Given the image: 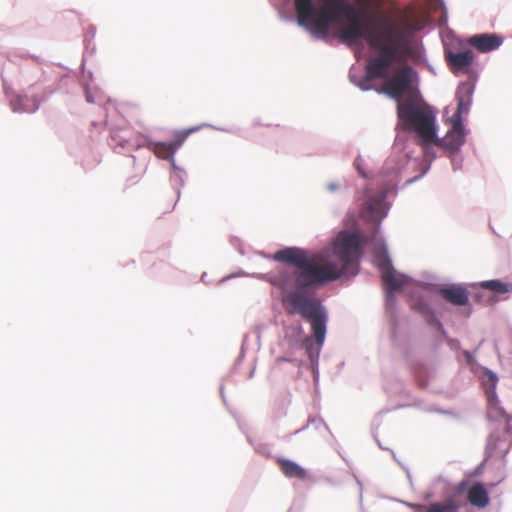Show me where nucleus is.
<instances>
[{"instance_id": "nucleus-1", "label": "nucleus", "mask_w": 512, "mask_h": 512, "mask_svg": "<svg viewBox=\"0 0 512 512\" xmlns=\"http://www.w3.org/2000/svg\"><path fill=\"white\" fill-rule=\"evenodd\" d=\"M361 255L360 237L356 233L342 231L334 240L329 255L308 257L304 250L291 247L279 250L273 256L274 260L297 268L279 277L283 290L282 304L287 314L299 315L310 323L318 346L325 341L328 316L311 290L342 276L356 275Z\"/></svg>"}, {"instance_id": "nucleus-2", "label": "nucleus", "mask_w": 512, "mask_h": 512, "mask_svg": "<svg viewBox=\"0 0 512 512\" xmlns=\"http://www.w3.org/2000/svg\"><path fill=\"white\" fill-rule=\"evenodd\" d=\"M294 5L298 24L307 26L310 23L322 36L327 35L332 22L344 15L348 24L340 31L341 40L345 43H355L363 38L371 48L379 52L378 56L368 62L371 76H383L391 60L395 58L400 39L397 37L396 27L383 24L382 18H387L386 16H379L375 24L367 22L362 25L354 7L346 0H324V6L317 16L312 0H294Z\"/></svg>"}, {"instance_id": "nucleus-3", "label": "nucleus", "mask_w": 512, "mask_h": 512, "mask_svg": "<svg viewBox=\"0 0 512 512\" xmlns=\"http://www.w3.org/2000/svg\"><path fill=\"white\" fill-rule=\"evenodd\" d=\"M385 25H393L396 27L397 37L400 39L399 47L396 50L395 58L391 60L390 65L385 69L383 76L373 77L369 73L368 65L366 66L367 77L371 80L384 79L383 91L391 98L397 100V114L405 125L413 129L421 138L424 144L436 142L435 119L431 112L418 107L412 100L403 101L401 98L404 93L408 92L416 76L415 71L408 65L398 68L392 76H389V70L394 63H403L410 58L417 57V49L413 44L410 33L406 26H401L390 18H382Z\"/></svg>"}, {"instance_id": "nucleus-4", "label": "nucleus", "mask_w": 512, "mask_h": 512, "mask_svg": "<svg viewBox=\"0 0 512 512\" xmlns=\"http://www.w3.org/2000/svg\"><path fill=\"white\" fill-rule=\"evenodd\" d=\"M375 257L377 266L381 271V277L387 293V302L394 301V293L401 290L408 282V278L404 275L397 274L391 265L385 247L379 246L375 249Z\"/></svg>"}, {"instance_id": "nucleus-5", "label": "nucleus", "mask_w": 512, "mask_h": 512, "mask_svg": "<svg viewBox=\"0 0 512 512\" xmlns=\"http://www.w3.org/2000/svg\"><path fill=\"white\" fill-rule=\"evenodd\" d=\"M197 130H198V128L194 127V128H190L187 130L178 131L175 133L174 139L170 143H165V142L153 143L151 145L152 151L158 158L171 159V158H173V155L176 152V150L184 143V141L187 139V137L191 133H193Z\"/></svg>"}, {"instance_id": "nucleus-6", "label": "nucleus", "mask_w": 512, "mask_h": 512, "mask_svg": "<svg viewBox=\"0 0 512 512\" xmlns=\"http://www.w3.org/2000/svg\"><path fill=\"white\" fill-rule=\"evenodd\" d=\"M451 129L447 132L444 143L447 147L451 149H458L465 141V133L464 127L462 124V119L459 117V114H454L450 118Z\"/></svg>"}, {"instance_id": "nucleus-7", "label": "nucleus", "mask_w": 512, "mask_h": 512, "mask_svg": "<svg viewBox=\"0 0 512 512\" xmlns=\"http://www.w3.org/2000/svg\"><path fill=\"white\" fill-rule=\"evenodd\" d=\"M468 42L479 52H489L502 44V38L495 34H478L470 37Z\"/></svg>"}, {"instance_id": "nucleus-8", "label": "nucleus", "mask_w": 512, "mask_h": 512, "mask_svg": "<svg viewBox=\"0 0 512 512\" xmlns=\"http://www.w3.org/2000/svg\"><path fill=\"white\" fill-rule=\"evenodd\" d=\"M445 57L451 71L458 73L466 70L472 64L474 55L470 50L457 53L449 51L446 53Z\"/></svg>"}, {"instance_id": "nucleus-9", "label": "nucleus", "mask_w": 512, "mask_h": 512, "mask_svg": "<svg viewBox=\"0 0 512 512\" xmlns=\"http://www.w3.org/2000/svg\"><path fill=\"white\" fill-rule=\"evenodd\" d=\"M363 217L372 221H380L385 215L384 196L369 198L363 209Z\"/></svg>"}, {"instance_id": "nucleus-10", "label": "nucleus", "mask_w": 512, "mask_h": 512, "mask_svg": "<svg viewBox=\"0 0 512 512\" xmlns=\"http://www.w3.org/2000/svg\"><path fill=\"white\" fill-rule=\"evenodd\" d=\"M440 295L455 306H465L468 303V291L461 286L451 285L439 289Z\"/></svg>"}, {"instance_id": "nucleus-11", "label": "nucleus", "mask_w": 512, "mask_h": 512, "mask_svg": "<svg viewBox=\"0 0 512 512\" xmlns=\"http://www.w3.org/2000/svg\"><path fill=\"white\" fill-rule=\"evenodd\" d=\"M467 500L478 508H485L490 503L488 492L481 483H475L468 489Z\"/></svg>"}, {"instance_id": "nucleus-12", "label": "nucleus", "mask_w": 512, "mask_h": 512, "mask_svg": "<svg viewBox=\"0 0 512 512\" xmlns=\"http://www.w3.org/2000/svg\"><path fill=\"white\" fill-rule=\"evenodd\" d=\"M276 463L280 471L288 478H296L299 480H305L307 478V471L294 461L277 458Z\"/></svg>"}, {"instance_id": "nucleus-13", "label": "nucleus", "mask_w": 512, "mask_h": 512, "mask_svg": "<svg viewBox=\"0 0 512 512\" xmlns=\"http://www.w3.org/2000/svg\"><path fill=\"white\" fill-rule=\"evenodd\" d=\"M481 287L498 294H505L512 292V283L502 282L500 280H488L481 282Z\"/></svg>"}, {"instance_id": "nucleus-14", "label": "nucleus", "mask_w": 512, "mask_h": 512, "mask_svg": "<svg viewBox=\"0 0 512 512\" xmlns=\"http://www.w3.org/2000/svg\"><path fill=\"white\" fill-rule=\"evenodd\" d=\"M487 376H488V382L490 383V386L494 389L496 386V383H497V377L492 373H488Z\"/></svg>"}, {"instance_id": "nucleus-15", "label": "nucleus", "mask_w": 512, "mask_h": 512, "mask_svg": "<svg viewBox=\"0 0 512 512\" xmlns=\"http://www.w3.org/2000/svg\"><path fill=\"white\" fill-rule=\"evenodd\" d=\"M464 109H465V107H464L463 100L460 99L458 102L457 112L455 114H459V117L461 118V113Z\"/></svg>"}, {"instance_id": "nucleus-16", "label": "nucleus", "mask_w": 512, "mask_h": 512, "mask_svg": "<svg viewBox=\"0 0 512 512\" xmlns=\"http://www.w3.org/2000/svg\"><path fill=\"white\" fill-rule=\"evenodd\" d=\"M410 507H412L413 509H420V508H423L422 505L420 504H411Z\"/></svg>"}, {"instance_id": "nucleus-17", "label": "nucleus", "mask_w": 512, "mask_h": 512, "mask_svg": "<svg viewBox=\"0 0 512 512\" xmlns=\"http://www.w3.org/2000/svg\"><path fill=\"white\" fill-rule=\"evenodd\" d=\"M356 165H357V169L359 170V172L362 174V176H364V177H365V173H363V172L360 170V167H359V165H358L357 163H356Z\"/></svg>"}, {"instance_id": "nucleus-18", "label": "nucleus", "mask_w": 512, "mask_h": 512, "mask_svg": "<svg viewBox=\"0 0 512 512\" xmlns=\"http://www.w3.org/2000/svg\"><path fill=\"white\" fill-rule=\"evenodd\" d=\"M361 3H367L368 0H359Z\"/></svg>"}]
</instances>
